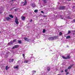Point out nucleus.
Returning a JSON list of instances; mask_svg holds the SVG:
<instances>
[{
  "label": "nucleus",
  "instance_id": "f257e3e1",
  "mask_svg": "<svg viewBox=\"0 0 75 75\" xmlns=\"http://www.w3.org/2000/svg\"><path fill=\"white\" fill-rule=\"evenodd\" d=\"M15 22L16 24L18 25L19 22L18 21V18L16 16H15Z\"/></svg>",
  "mask_w": 75,
  "mask_h": 75
},
{
  "label": "nucleus",
  "instance_id": "f03ea898",
  "mask_svg": "<svg viewBox=\"0 0 75 75\" xmlns=\"http://www.w3.org/2000/svg\"><path fill=\"white\" fill-rule=\"evenodd\" d=\"M62 58H63V59H70V56L69 55H68L67 56V57H65V56H62Z\"/></svg>",
  "mask_w": 75,
  "mask_h": 75
},
{
  "label": "nucleus",
  "instance_id": "7ed1b4c3",
  "mask_svg": "<svg viewBox=\"0 0 75 75\" xmlns=\"http://www.w3.org/2000/svg\"><path fill=\"white\" fill-rule=\"evenodd\" d=\"M65 8V6H60L59 8V9L61 10H64Z\"/></svg>",
  "mask_w": 75,
  "mask_h": 75
},
{
  "label": "nucleus",
  "instance_id": "20e7f679",
  "mask_svg": "<svg viewBox=\"0 0 75 75\" xmlns=\"http://www.w3.org/2000/svg\"><path fill=\"white\" fill-rule=\"evenodd\" d=\"M19 47V45H15L13 47L12 49H14L15 48H17Z\"/></svg>",
  "mask_w": 75,
  "mask_h": 75
},
{
  "label": "nucleus",
  "instance_id": "39448f33",
  "mask_svg": "<svg viewBox=\"0 0 75 75\" xmlns=\"http://www.w3.org/2000/svg\"><path fill=\"white\" fill-rule=\"evenodd\" d=\"M24 2H25V3H24L23 2H22V3L23 4L24 3V4H23V6H25V5H27V2L26 0H25Z\"/></svg>",
  "mask_w": 75,
  "mask_h": 75
},
{
  "label": "nucleus",
  "instance_id": "423d86ee",
  "mask_svg": "<svg viewBox=\"0 0 75 75\" xmlns=\"http://www.w3.org/2000/svg\"><path fill=\"white\" fill-rule=\"evenodd\" d=\"M6 20H7V21H8L9 20H11V18L9 17H7L5 18Z\"/></svg>",
  "mask_w": 75,
  "mask_h": 75
},
{
  "label": "nucleus",
  "instance_id": "0eeeda50",
  "mask_svg": "<svg viewBox=\"0 0 75 75\" xmlns=\"http://www.w3.org/2000/svg\"><path fill=\"white\" fill-rule=\"evenodd\" d=\"M54 40V38L53 37H49L48 38L49 40Z\"/></svg>",
  "mask_w": 75,
  "mask_h": 75
},
{
  "label": "nucleus",
  "instance_id": "6e6552de",
  "mask_svg": "<svg viewBox=\"0 0 75 75\" xmlns=\"http://www.w3.org/2000/svg\"><path fill=\"white\" fill-rule=\"evenodd\" d=\"M24 40L26 41H27L28 42L29 41V40L28 39V38L26 37H24Z\"/></svg>",
  "mask_w": 75,
  "mask_h": 75
},
{
  "label": "nucleus",
  "instance_id": "1a4fd4ad",
  "mask_svg": "<svg viewBox=\"0 0 75 75\" xmlns=\"http://www.w3.org/2000/svg\"><path fill=\"white\" fill-rule=\"evenodd\" d=\"M21 18L23 21H24L25 20V16H21Z\"/></svg>",
  "mask_w": 75,
  "mask_h": 75
},
{
  "label": "nucleus",
  "instance_id": "9d476101",
  "mask_svg": "<svg viewBox=\"0 0 75 75\" xmlns=\"http://www.w3.org/2000/svg\"><path fill=\"white\" fill-rule=\"evenodd\" d=\"M31 6L33 7V8L35 7V4H31Z\"/></svg>",
  "mask_w": 75,
  "mask_h": 75
},
{
  "label": "nucleus",
  "instance_id": "9b49d317",
  "mask_svg": "<svg viewBox=\"0 0 75 75\" xmlns=\"http://www.w3.org/2000/svg\"><path fill=\"white\" fill-rule=\"evenodd\" d=\"M47 71H49L50 70V67H47Z\"/></svg>",
  "mask_w": 75,
  "mask_h": 75
},
{
  "label": "nucleus",
  "instance_id": "f8f14e48",
  "mask_svg": "<svg viewBox=\"0 0 75 75\" xmlns=\"http://www.w3.org/2000/svg\"><path fill=\"white\" fill-rule=\"evenodd\" d=\"M47 0H42V1H43V3H44L45 4L47 3Z\"/></svg>",
  "mask_w": 75,
  "mask_h": 75
},
{
  "label": "nucleus",
  "instance_id": "ddd939ff",
  "mask_svg": "<svg viewBox=\"0 0 75 75\" xmlns=\"http://www.w3.org/2000/svg\"><path fill=\"white\" fill-rule=\"evenodd\" d=\"M72 67V65H70L69 66V67H68V69H71Z\"/></svg>",
  "mask_w": 75,
  "mask_h": 75
},
{
  "label": "nucleus",
  "instance_id": "4468645a",
  "mask_svg": "<svg viewBox=\"0 0 75 75\" xmlns=\"http://www.w3.org/2000/svg\"><path fill=\"white\" fill-rule=\"evenodd\" d=\"M9 69V67L8 66H6V69L7 70Z\"/></svg>",
  "mask_w": 75,
  "mask_h": 75
},
{
  "label": "nucleus",
  "instance_id": "2eb2a0df",
  "mask_svg": "<svg viewBox=\"0 0 75 75\" xmlns=\"http://www.w3.org/2000/svg\"><path fill=\"white\" fill-rule=\"evenodd\" d=\"M9 16L11 18H13V16H12L11 15H9Z\"/></svg>",
  "mask_w": 75,
  "mask_h": 75
},
{
  "label": "nucleus",
  "instance_id": "dca6fc26",
  "mask_svg": "<svg viewBox=\"0 0 75 75\" xmlns=\"http://www.w3.org/2000/svg\"><path fill=\"white\" fill-rule=\"evenodd\" d=\"M28 62H29V61L28 60L25 61L24 62V63H28Z\"/></svg>",
  "mask_w": 75,
  "mask_h": 75
},
{
  "label": "nucleus",
  "instance_id": "f3484780",
  "mask_svg": "<svg viewBox=\"0 0 75 75\" xmlns=\"http://www.w3.org/2000/svg\"><path fill=\"white\" fill-rule=\"evenodd\" d=\"M71 38V37L70 36H67L66 37V39H70Z\"/></svg>",
  "mask_w": 75,
  "mask_h": 75
},
{
  "label": "nucleus",
  "instance_id": "a211bd4d",
  "mask_svg": "<svg viewBox=\"0 0 75 75\" xmlns=\"http://www.w3.org/2000/svg\"><path fill=\"white\" fill-rule=\"evenodd\" d=\"M18 43L21 44L22 43V42L21 40H18Z\"/></svg>",
  "mask_w": 75,
  "mask_h": 75
},
{
  "label": "nucleus",
  "instance_id": "6ab92c4d",
  "mask_svg": "<svg viewBox=\"0 0 75 75\" xmlns=\"http://www.w3.org/2000/svg\"><path fill=\"white\" fill-rule=\"evenodd\" d=\"M53 38L54 39H56L57 38V36H53Z\"/></svg>",
  "mask_w": 75,
  "mask_h": 75
},
{
  "label": "nucleus",
  "instance_id": "aec40b11",
  "mask_svg": "<svg viewBox=\"0 0 75 75\" xmlns=\"http://www.w3.org/2000/svg\"><path fill=\"white\" fill-rule=\"evenodd\" d=\"M59 34L60 35H62V33L61 32H60L59 33Z\"/></svg>",
  "mask_w": 75,
  "mask_h": 75
},
{
  "label": "nucleus",
  "instance_id": "412c9836",
  "mask_svg": "<svg viewBox=\"0 0 75 75\" xmlns=\"http://www.w3.org/2000/svg\"><path fill=\"white\" fill-rule=\"evenodd\" d=\"M68 74H69V72H67L65 75H68Z\"/></svg>",
  "mask_w": 75,
  "mask_h": 75
},
{
  "label": "nucleus",
  "instance_id": "4be33fe9",
  "mask_svg": "<svg viewBox=\"0 0 75 75\" xmlns=\"http://www.w3.org/2000/svg\"><path fill=\"white\" fill-rule=\"evenodd\" d=\"M22 56L23 58H25V54H23Z\"/></svg>",
  "mask_w": 75,
  "mask_h": 75
},
{
  "label": "nucleus",
  "instance_id": "5701e85b",
  "mask_svg": "<svg viewBox=\"0 0 75 75\" xmlns=\"http://www.w3.org/2000/svg\"><path fill=\"white\" fill-rule=\"evenodd\" d=\"M45 32V29H43V33H44Z\"/></svg>",
  "mask_w": 75,
  "mask_h": 75
},
{
  "label": "nucleus",
  "instance_id": "b1692460",
  "mask_svg": "<svg viewBox=\"0 0 75 75\" xmlns=\"http://www.w3.org/2000/svg\"><path fill=\"white\" fill-rule=\"evenodd\" d=\"M16 39H15L14 40H13V42H16Z\"/></svg>",
  "mask_w": 75,
  "mask_h": 75
},
{
  "label": "nucleus",
  "instance_id": "393cba45",
  "mask_svg": "<svg viewBox=\"0 0 75 75\" xmlns=\"http://www.w3.org/2000/svg\"><path fill=\"white\" fill-rule=\"evenodd\" d=\"M65 71L66 72H68V69H65Z\"/></svg>",
  "mask_w": 75,
  "mask_h": 75
},
{
  "label": "nucleus",
  "instance_id": "a878e982",
  "mask_svg": "<svg viewBox=\"0 0 75 75\" xmlns=\"http://www.w3.org/2000/svg\"><path fill=\"white\" fill-rule=\"evenodd\" d=\"M37 12H38L37 10H34L35 13H37Z\"/></svg>",
  "mask_w": 75,
  "mask_h": 75
},
{
  "label": "nucleus",
  "instance_id": "bb28decb",
  "mask_svg": "<svg viewBox=\"0 0 75 75\" xmlns=\"http://www.w3.org/2000/svg\"><path fill=\"white\" fill-rule=\"evenodd\" d=\"M71 33L70 31H68V33H67V34H69Z\"/></svg>",
  "mask_w": 75,
  "mask_h": 75
},
{
  "label": "nucleus",
  "instance_id": "cd10ccee",
  "mask_svg": "<svg viewBox=\"0 0 75 75\" xmlns=\"http://www.w3.org/2000/svg\"><path fill=\"white\" fill-rule=\"evenodd\" d=\"M18 66H16L14 68V69H18Z\"/></svg>",
  "mask_w": 75,
  "mask_h": 75
},
{
  "label": "nucleus",
  "instance_id": "c85d7f7f",
  "mask_svg": "<svg viewBox=\"0 0 75 75\" xmlns=\"http://www.w3.org/2000/svg\"><path fill=\"white\" fill-rule=\"evenodd\" d=\"M14 61V59H11V62H13V61Z\"/></svg>",
  "mask_w": 75,
  "mask_h": 75
},
{
  "label": "nucleus",
  "instance_id": "c756f323",
  "mask_svg": "<svg viewBox=\"0 0 75 75\" xmlns=\"http://www.w3.org/2000/svg\"><path fill=\"white\" fill-rule=\"evenodd\" d=\"M73 22L74 23H75V19H74L73 21Z\"/></svg>",
  "mask_w": 75,
  "mask_h": 75
},
{
  "label": "nucleus",
  "instance_id": "7c9ffc66",
  "mask_svg": "<svg viewBox=\"0 0 75 75\" xmlns=\"http://www.w3.org/2000/svg\"><path fill=\"white\" fill-rule=\"evenodd\" d=\"M33 72H34V73H35L36 72V71H33Z\"/></svg>",
  "mask_w": 75,
  "mask_h": 75
},
{
  "label": "nucleus",
  "instance_id": "2f4dec72",
  "mask_svg": "<svg viewBox=\"0 0 75 75\" xmlns=\"http://www.w3.org/2000/svg\"><path fill=\"white\" fill-rule=\"evenodd\" d=\"M33 22V20H32V19L30 20V22Z\"/></svg>",
  "mask_w": 75,
  "mask_h": 75
},
{
  "label": "nucleus",
  "instance_id": "473e14b6",
  "mask_svg": "<svg viewBox=\"0 0 75 75\" xmlns=\"http://www.w3.org/2000/svg\"><path fill=\"white\" fill-rule=\"evenodd\" d=\"M64 72V70H62L61 71V73H63Z\"/></svg>",
  "mask_w": 75,
  "mask_h": 75
},
{
  "label": "nucleus",
  "instance_id": "72a5a7b5",
  "mask_svg": "<svg viewBox=\"0 0 75 75\" xmlns=\"http://www.w3.org/2000/svg\"><path fill=\"white\" fill-rule=\"evenodd\" d=\"M15 11H17V9H15Z\"/></svg>",
  "mask_w": 75,
  "mask_h": 75
},
{
  "label": "nucleus",
  "instance_id": "f704fd0d",
  "mask_svg": "<svg viewBox=\"0 0 75 75\" xmlns=\"http://www.w3.org/2000/svg\"><path fill=\"white\" fill-rule=\"evenodd\" d=\"M67 0L69 1H71V0Z\"/></svg>",
  "mask_w": 75,
  "mask_h": 75
},
{
  "label": "nucleus",
  "instance_id": "c9c22d12",
  "mask_svg": "<svg viewBox=\"0 0 75 75\" xmlns=\"http://www.w3.org/2000/svg\"><path fill=\"white\" fill-rule=\"evenodd\" d=\"M41 13H44V12L42 11H41Z\"/></svg>",
  "mask_w": 75,
  "mask_h": 75
},
{
  "label": "nucleus",
  "instance_id": "e433bc0d",
  "mask_svg": "<svg viewBox=\"0 0 75 75\" xmlns=\"http://www.w3.org/2000/svg\"><path fill=\"white\" fill-rule=\"evenodd\" d=\"M13 1H14V0H11V1L13 2Z\"/></svg>",
  "mask_w": 75,
  "mask_h": 75
},
{
  "label": "nucleus",
  "instance_id": "4c0bfd02",
  "mask_svg": "<svg viewBox=\"0 0 75 75\" xmlns=\"http://www.w3.org/2000/svg\"><path fill=\"white\" fill-rule=\"evenodd\" d=\"M74 7H75V6H74L73 7V8H74Z\"/></svg>",
  "mask_w": 75,
  "mask_h": 75
},
{
  "label": "nucleus",
  "instance_id": "58836bf2",
  "mask_svg": "<svg viewBox=\"0 0 75 75\" xmlns=\"http://www.w3.org/2000/svg\"><path fill=\"white\" fill-rule=\"evenodd\" d=\"M74 65V64H72V65H70V66H73Z\"/></svg>",
  "mask_w": 75,
  "mask_h": 75
},
{
  "label": "nucleus",
  "instance_id": "ea45409f",
  "mask_svg": "<svg viewBox=\"0 0 75 75\" xmlns=\"http://www.w3.org/2000/svg\"><path fill=\"white\" fill-rule=\"evenodd\" d=\"M10 44V43L9 42V43H8V44Z\"/></svg>",
  "mask_w": 75,
  "mask_h": 75
},
{
  "label": "nucleus",
  "instance_id": "a19ab883",
  "mask_svg": "<svg viewBox=\"0 0 75 75\" xmlns=\"http://www.w3.org/2000/svg\"><path fill=\"white\" fill-rule=\"evenodd\" d=\"M61 19H63V18H61Z\"/></svg>",
  "mask_w": 75,
  "mask_h": 75
},
{
  "label": "nucleus",
  "instance_id": "79ce46f5",
  "mask_svg": "<svg viewBox=\"0 0 75 75\" xmlns=\"http://www.w3.org/2000/svg\"><path fill=\"white\" fill-rule=\"evenodd\" d=\"M73 35H74V33H73Z\"/></svg>",
  "mask_w": 75,
  "mask_h": 75
},
{
  "label": "nucleus",
  "instance_id": "37998d69",
  "mask_svg": "<svg viewBox=\"0 0 75 75\" xmlns=\"http://www.w3.org/2000/svg\"><path fill=\"white\" fill-rule=\"evenodd\" d=\"M44 17H46V16H44Z\"/></svg>",
  "mask_w": 75,
  "mask_h": 75
},
{
  "label": "nucleus",
  "instance_id": "c03bdc74",
  "mask_svg": "<svg viewBox=\"0 0 75 75\" xmlns=\"http://www.w3.org/2000/svg\"><path fill=\"white\" fill-rule=\"evenodd\" d=\"M57 75H60V74H58Z\"/></svg>",
  "mask_w": 75,
  "mask_h": 75
},
{
  "label": "nucleus",
  "instance_id": "a18cd8bd",
  "mask_svg": "<svg viewBox=\"0 0 75 75\" xmlns=\"http://www.w3.org/2000/svg\"><path fill=\"white\" fill-rule=\"evenodd\" d=\"M1 33V32H0V33Z\"/></svg>",
  "mask_w": 75,
  "mask_h": 75
},
{
  "label": "nucleus",
  "instance_id": "49530a36",
  "mask_svg": "<svg viewBox=\"0 0 75 75\" xmlns=\"http://www.w3.org/2000/svg\"><path fill=\"white\" fill-rule=\"evenodd\" d=\"M16 0H14V1H15Z\"/></svg>",
  "mask_w": 75,
  "mask_h": 75
},
{
  "label": "nucleus",
  "instance_id": "de8ad7c7",
  "mask_svg": "<svg viewBox=\"0 0 75 75\" xmlns=\"http://www.w3.org/2000/svg\"><path fill=\"white\" fill-rule=\"evenodd\" d=\"M74 32H75V31H74Z\"/></svg>",
  "mask_w": 75,
  "mask_h": 75
}]
</instances>
